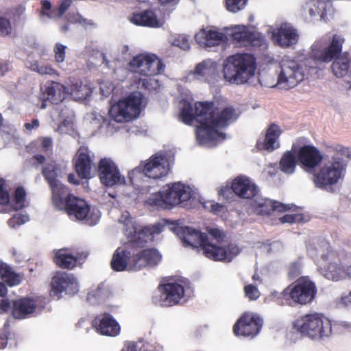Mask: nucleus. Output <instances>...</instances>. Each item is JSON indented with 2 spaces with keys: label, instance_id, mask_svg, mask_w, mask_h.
<instances>
[{
  "label": "nucleus",
  "instance_id": "nucleus-51",
  "mask_svg": "<svg viewBox=\"0 0 351 351\" xmlns=\"http://www.w3.org/2000/svg\"><path fill=\"white\" fill-rule=\"evenodd\" d=\"M279 219L282 223H293L301 222L303 220V215L302 214H287L280 217Z\"/></svg>",
  "mask_w": 351,
  "mask_h": 351
},
{
  "label": "nucleus",
  "instance_id": "nucleus-31",
  "mask_svg": "<svg viewBox=\"0 0 351 351\" xmlns=\"http://www.w3.org/2000/svg\"><path fill=\"white\" fill-rule=\"evenodd\" d=\"M87 256L86 252L77 253L76 256H73L62 249L56 253L54 263L60 268L72 269L76 266L77 261L85 259Z\"/></svg>",
  "mask_w": 351,
  "mask_h": 351
},
{
  "label": "nucleus",
  "instance_id": "nucleus-35",
  "mask_svg": "<svg viewBox=\"0 0 351 351\" xmlns=\"http://www.w3.org/2000/svg\"><path fill=\"white\" fill-rule=\"evenodd\" d=\"M327 278L333 281H338L348 276L351 278V265L345 269L342 266H340L334 263H329L327 265L326 274Z\"/></svg>",
  "mask_w": 351,
  "mask_h": 351
},
{
  "label": "nucleus",
  "instance_id": "nucleus-38",
  "mask_svg": "<svg viewBox=\"0 0 351 351\" xmlns=\"http://www.w3.org/2000/svg\"><path fill=\"white\" fill-rule=\"evenodd\" d=\"M297 165L296 159L291 152H285L279 162V169L286 174H292Z\"/></svg>",
  "mask_w": 351,
  "mask_h": 351
},
{
  "label": "nucleus",
  "instance_id": "nucleus-47",
  "mask_svg": "<svg viewBox=\"0 0 351 351\" xmlns=\"http://www.w3.org/2000/svg\"><path fill=\"white\" fill-rule=\"evenodd\" d=\"M5 181L3 178H0V205H8L10 197L8 191L5 188Z\"/></svg>",
  "mask_w": 351,
  "mask_h": 351
},
{
  "label": "nucleus",
  "instance_id": "nucleus-20",
  "mask_svg": "<svg viewBox=\"0 0 351 351\" xmlns=\"http://www.w3.org/2000/svg\"><path fill=\"white\" fill-rule=\"evenodd\" d=\"M97 172L101 183L106 186L112 187L125 182V179L121 177L117 165L110 158L100 159Z\"/></svg>",
  "mask_w": 351,
  "mask_h": 351
},
{
  "label": "nucleus",
  "instance_id": "nucleus-56",
  "mask_svg": "<svg viewBox=\"0 0 351 351\" xmlns=\"http://www.w3.org/2000/svg\"><path fill=\"white\" fill-rule=\"evenodd\" d=\"M31 160L32 161V166L35 168H38V167L40 165H43L46 161V158L45 156L41 154H36L32 156L31 158Z\"/></svg>",
  "mask_w": 351,
  "mask_h": 351
},
{
  "label": "nucleus",
  "instance_id": "nucleus-12",
  "mask_svg": "<svg viewBox=\"0 0 351 351\" xmlns=\"http://www.w3.org/2000/svg\"><path fill=\"white\" fill-rule=\"evenodd\" d=\"M165 64L155 54L141 53L134 56L128 64V69L145 77L162 73Z\"/></svg>",
  "mask_w": 351,
  "mask_h": 351
},
{
  "label": "nucleus",
  "instance_id": "nucleus-36",
  "mask_svg": "<svg viewBox=\"0 0 351 351\" xmlns=\"http://www.w3.org/2000/svg\"><path fill=\"white\" fill-rule=\"evenodd\" d=\"M217 64L211 60H205L196 65L194 70V75L196 78H207L213 75L216 71Z\"/></svg>",
  "mask_w": 351,
  "mask_h": 351
},
{
  "label": "nucleus",
  "instance_id": "nucleus-15",
  "mask_svg": "<svg viewBox=\"0 0 351 351\" xmlns=\"http://www.w3.org/2000/svg\"><path fill=\"white\" fill-rule=\"evenodd\" d=\"M184 295V289L182 285L168 282L158 287V291L153 295L152 302L158 306H172L178 304Z\"/></svg>",
  "mask_w": 351,
  "mask_h": 351
},
{
  "label": "nucleus",
  "instance_id": "nucleus-13",
  "mask_svg": "<svg viewBox=\"0 0 351 351\" xmlns=\"http://www.w3.org/2000/svg\"><path fill=\"white\" fill-rule=\"evenodd\" d=\"M46 300L42 296H23L12 300V317L25 319L45 309Z\"/></svg>",
  "mask_w": 351,
  "mask_h": 351
},
{
  "label": "nucleus",
  "instance_id": "nucleus-40",
  "mask_svg": "<svg viewBox=\"0 0 351 351\" xmlns=\"http://www.w3.org/2000/svg\"><path fill=\"white\" fill-rule=\"evenodd\" d=\"M26 195V191L23 187L18 186L15 189L12 199L14 210H19L25 207Z\"/></svg>",
  "mask_w": 351,
  "mask_h": 351
},
{
  "label": "nucleus",
  "instance_id": "nucleus-30",
  "mask_svg": "<svg viewBox=\"0 0 351 351\" xmlns=\"http://www.w3.org/2000/svg\"><path fill=\"white\" fill-rule=\"evenodd\" d=\"M136 269L139 270L148 265H156L161 259L159 252L153 248L143 250L139 253L134 254Z\"/></svg>",
  "mask_w": 351,
  "mask_h": 351
},
{
  "label": "nucleus",
  "instance_id": "nucleus-28",
  "mask_svg": "<svg viewBox=\"0 0 351 351\" xmlns=\"http://www.w3.org/2000/svg\"><path fill=\"white\" fill-rule=\"evenodd\" d=\"M62 210H65L69 216H73L77 219L82 220L87 217L90 211V206L85 200L73 196L71 199L67 200V204L62 207Z\"/></svg>",
  "mask_w": 351,
  "mask_h": 351
},
{
  "label": "nucleus",
  "instance_id": "nucleus-11",
  "mask_svg": "<svg viewBox=\"0 0 351 351\" xmlns=\"http://www.w3.org/2000/svg\"><path fill=\"white\" fill-rule=\"evenodd\" d=\"M346 167L341 159L332 157L330 161L313 172V181L320 189L335 185L343 177Z\"/></svg>",
  "mask_w": 351,
  "mask_h": 351
},
{
  "label": "nucleus",
  "instance_id": "nucleus-34",
  "mask_svg": "<svg viewBox=\"0 0 351 351\" xmlns=\"http://www.w3.org/2000/svg\"><path fill=\"white\" fill-rule=\"evenodd\" d=\"M66 87L56 82H51L45 86L43 95L51 104H58L64 99Z\"/></svg>",
  "mask_w": 351,
  "mask_h": 351
},
{
  "label": "nucleus",
  "instance_id": "nucleus-29",
  "mask_svg": "<svg viewBox=\"0 0 351 351\" xmlns=\"http://www.w3.org/2000/svg\"><path fill=\"white\" fill-rule=\"evenodd\" d=\"M195 40L202 47H211L218 46L226 39L223 33L217 30H200L195 36Z\"/></svg>",
  "mask_w": 351,
  "mask_h": 351
},
{
  "label": "nucleus",
  "instance_id": "nucleus-4",
  "mask_svg": "<svg viewBox=\"0 0 351 351\" xmlns=\"http://www.w3.org/2000/svg\"><path fill=\"white\" fill-rule=\"evenodd\" d=\"M257 68L255 56L250 53H237L228 56L222 64L225 81L237 85L249 82Z\"/></svg>",
  "mask_w": 351,
  "mask_h": 351
},
{
  "label": "nucleus",
  "instance_id": "nucleus-44",
  "mask_svg": "<svg viewBox=\"0 0 351 351\" xmlns=\"http://www.w3.org/2000/svg\"><path fill=\"white\" fill-rule=\"evenodd\" d=\"M38 141H40V146L42 148V151L43 152L47 153L48 151L51 150L53 146L52 139L51 138L48 136L41 137L38 138L36 141L32 142L27 147V149L30 151L34 147H36Z\"/></svg>",
  "mask_w": 351,
  "mask_h": 351
},
{
  "label": "nucleus",
  "instance_id": "nucleus-2",
  "mask_svg": "<svg viewBox=\"0 0 351 351\" xmlns=\"http://www.w3.org/2000/svg\"><path fill=\"white\" fill-rule=\"evenodd\" d=\"M344 37L338 34L325 36L317 40L311 47L308 58L315 63H329L332 62L331 69L337 77L345 76L350 67V59L347 53L342 54Z\"/></svg>",
  "mask_w": 351,
  "mask_h": 351
},
{
  "label": "nucleus",
  "instance_id": "nucleus-16",
  "mask_svg": "<svg viewBox=\"0 0 351 351\" xmlns=\"http://www.w3.org/2000/svg\"><path fill=\"white\" fill-rule=\"evenodd\" d=\"M232 191L240 198L253 199L258 196L259 189L247 177L239 176L232 180L230 188L228 186L221 188L219 195L228 199V196Z\"/></svg>",
  "mask_w": 351,
  "mask_h": 351
},
{
  "label": "nucleus",
  "instance_id": "nucleus-8",
  "mask_svg": "<svg viewBox=\"0 0 351 351\" xmlns=\"http://www.w3.org/2000/svg\"><path fill=\"white\" fill-rule=\"evenodd\" d=\"M143 99L144 96L141 92L130 93L110 106V117L117 123L129 122L137 118L142 109Z\"/></svg>",
  "mask_w": 351,
  "mask_h": 351
},
{
  "label": "nucleus",
  "instance_id": "nucleus-53",
  "mask_svg": "<svg viewBox=\"0 0 351 351\" xmlns=\"http://www.w3.org/2000/svg\"><path fill=\"white\" fill-rule=\"evenodd\" d=\"M301 264L298 262H293L290 264L288 268V277L290 279L295 278L301 274Z\"/></svg>",
  "mask_w": 351,
  "mask_h": 351
},
{
  "label": "nucleus",
  "instance_id": "nucleus-45",
  "mask_svg": "<svg viewBox=\"0 0 351 351\" xmlns=\"http://www.w3.org/2000/svg\"><path fill=\"white\" fill-rule=\"evenodd\" d=\"M247 0H226V9L232 12H237L243 9Z\"/></svg>",
  "mask_w": 351,
  "mask_h": 351
},
{
  "label": "nucleus",
  "instance_id": "nucleus-50",
  "mask_svg": "<svg viewBox=\"0 0 351 351\" xmlns=\"http://www.w3.org/2000/svg\"><path fill=\"white\" fill-rule=\"evenodd\" d=\"M66 47L60 43H56L54 47L55 60L58 63L64 61Z\"/></svg>",
  "mask_w": 351,
  "mask_h": 351
},
{
  "label": "nucleus",
  "instance_id": "nucleus-49",
  "mask_svg": "<svg viewBox=\"0 0 351 351\" xmlns=\"http://www.w3.org/2000/svg\"><path fill=\"white\" fill-rule=\"evenodd\" d=\"M245 296L250 300H256L260 296L258 288L253 285H247L244 287Z\"/></svg>",
  "mask_w": 351,
  "mask_h": 351
},
{
  "label": "nucleus",
  "instance_id": "nucleus-19",
  "mask_svg": "<svg viewBox=\"0 0 351 351\" xmlns=\"http://www.w3.org/2000/svg\"><path fill=\"white\" fill-rule=\"evenodd\" d=\"M230 36L232 43L239 47H258L265 43V38L261 33L250 31L245 25L233 27Z\"/></svg>",
  "mask_w": 351,
  "mask_h": 351
},
{
  "label": "nucleus",
  "instance_id": "nucleus-60",
  "mask_svg": "<svg viewBox=\"0 0 351 351\" xmlns=\"http://www.w3.org/2000/svg\"><path fill=\"white\" fill-rule=\"evenodd\" d=\"M210 211L215 215L219 214L224 208V206H223L222 204H220L219 203L210 202Z\"/></svg>",
  "mask_w": 351,
  "mask_h": 351
},
{
  "label": "nucleus",
  "instance_id": "nucleus-41",
  "mask_svg": "<svg viewBox=\"0 0 351 351\" xmlns=\"http://www.w3.org/2000/svg\"><path fill=\"white\" fill-rule=\"evenodd\" d=\"M110 294L111 293L109 288L104 284L101 283L98 285L97 289L88 293V299H104L108 298L110 295Z\"/></svg>",
  "mask_w": 351,
  "mask_h": 351
},
{
  "label": "nucleus",
  "instance_id": "nucleus-54",
  "mask_svg": "<svg viewBox=\"0 0 351 351\" xmlns=\"http://www.w3.org/2000/svg\"><path fill=\"white\" fill-rule=\"evenodd\" d=\"M157 82H158L152 78L151 76L146 77L143 79H140L139 80V83H141L142 88L149 91L156 88Z\"/></svg>",
  "mask_w": 351,
  "mask_h": 351
},
{
  "label": "nucleus",
  "instance_id": "nucleus-37",
  "mask_svg": "<svg viewBox=\"0 0 351 351\" xmlns=\"http://www.w3.org/2000/svg\"><path fill=\"white\" fill-rule=\"evenodd\" d=\"M0 277L10 287L20 284V276L15 273L7 263L0 261Z\"/></svg>",
  "mask_w": 351,
  "mask_h": 351
},
{
  "label": "nucleus",
  "instance_id": "nucleus-32",
  "mask_svg": "<svg viewBox=\"0 0 351 351\" xmlns=\"http://www.w3.org/2000/svg\"><path fill=\"white\" fill-rule=\"evenodd\" d=\"M52 193V201L58 209H62L67 200L74 195L71 193L69 189L62 183H58L50 188Z\"/></svg>",
  "mask_w": 351,
  "mask_h": 351
},
{
  "label": "nucleus",
  "instance_id": "nucleus-43",
  "mask_svg": "<svg viewBox=\"0 0 351 351\" xmlns=\"http://www.w3.org/2000/svg\"><path fill=\"white\" fill-rule=\"evenodd\" d=\"M30 69L39 73L40 75H58L56 70L53 69L51 65L43 64L40 65L38 62L32 63L30 66Z\"/></svg>",
  "mask_w": 351,
  "mask_h": 351
},
{
  "label": "nucleus",
  "instance_id": "nucleus-39",
  "mask_svg": "<svg viewBox=\"0 0 351 351\" xmlns=\"http://www.w3.org/2000/svg\"><path fill=\"white\" fill-rule=\"evenodd\" d=\"M58 169V167L54 162H49L42 169V174L50 188L60 183L57 179Z\"/></svg>",
  "mask_w": 351,
  "mask_h": 351
},
{
  "label": "nucleus",
  "instance_id": "nucleus-42",
  "mask_svg": "<svg viewBox=\"0 0 351 351\" xmlns=\"http://www.w3.org/2000/svg\"><path fill=\"white\" fill-rule=\"evenodd\" d=\"M71 93L79 99H84L89 95V90L82 82H77L71 86Z\"/></svg>",
  "mask_w": 351,
  "mask_h": 351
},
{
  "label": "nucleus",
  "instance_id": "nucleus-55",
  "mask_svg": "<svg viewBox=\"0 0 351 351\" xmlns=\"http://www.w3.org/2000/svg\"><path fill=\"white\" fill-rule=\"evenodd\" d=\"M10 312L12 316V301L10 302L8 300H0V314Z\"/></svg>",
  "mask_w": 351,
  "mask_h": 351
},
{
  "label": "nucleus",
  "instance_id": "nucleus-7",
  "mask_svg": "<svg viewBox=\"0 0 351 351\" xmlns=\"http://www.w3.org/2000/svg\"><path fill=\"white\" fill-rule=\"evenodd\" d=\"M167 159L161 154H155L149 159L141 163L128 173V178L132 186H140L141 180L143 177L154 180L159 179L167 175Z\"/></svg>",
  "mask_w": 351,
  "mask_h": 351
},
{
  "label": "nucleus",
  "instance_id": "nucleus-6",
  "mask_svg": "<svg viewBox=\"0 0 351 351\" xmlns=\"http://www.w3.org/2000/svg\"><path fill=\"white\" fill-rule=\"evenodd\" d=\"M293 326L297 332L312 339L328 337L332 333L330 320L317 313L306 314L300 317L293 322Z\"/></svg>",
  "mask_w": 351,
  "mask_h": 351
},
{
  "label": "nucleus",
  "instance_id": "nucleus-52",
  "mask_svg": "<svg viewBox=\"0 0 351 351\" xmlns=\"http://www.w3.org/2000/svg\"><path fill=\"white\" fill-rule=\"evenodd\" d=\"M26 218L27 217L23 215L17 214L8 221V224L10 228H15L23 224L27 221Z\"/></svg>",
  "mask_w": 351,
  "mask_h": 351
},
{
  "label": "nucleus",
  "instance_id": "nucleus-61",
  "mask_svg": "<svg viewBox=\"0 0 351 351\" xmlns=\"http://www.w3.org/2000/svg\"><path fill=\"white\" fill-rule=\"evenodd\" d=\"M121 351H137L136 350V344L134 343H128ZM140 351H155L154 350H147L143 349Z\"/></svg>",
  "mask_w": 351,
  "mask_h": 351
},
{
  "label": "nucleus",
  "instance_id": "nucleus-64",
  "mask_svg": "<svg viewBox=\"0 0 351 351\" xmlns=\"http://www.w3.org/2000/svg\"><path fill=\"white\" fill-rule=\"evenodd\" d=\"M336 256H337V253L333 250H330L327 252L326 254H323L322 256V258L323 260L330 261V260H333V258Z\"/></svg>",
  "mask_w": 351,
  "mask_h": 351
},
{
  "label": "nucleus",
  "instance_id": "nucleus-14",
  "mask_svg": "<svg viewBox=\"0 0 351 351\" xmlns=\"http://www.w3.org/2000/svg\"><path fill=\"white\" fill-rule=\"evenodd\" d=\"M281 70L278 77L277 84L284 89L296 86L304 78V71L297 61L292 59H283L280 64Z\"/></svg>",
  "mask_w": 351,
  "mask_h": 351
},
{
  "label": "nucleus",
  "instance_id": "nucleus-57",
  "mask_svg": "<svg viewBox=\"0 0 351 351\" xmlns=\"http://www.w3.org/2000/svg\"><path fill=\"white\" fill-rule=\"evenodd\" d=\"M72 1L71 0H63L61 1L59 7H58V13L60 16H62L64 14V12L69 9V8L71 5Z\"/></svg>",
  "mask_w": 351,
  "mask_h": 351
},
{
  "label": "nucleus",
  "instance_id": "nucleus-5",
  "mask_svg": "<svg viewBox=\"0 0 351 351\" xmlns=\"http://www.w3.org/2000/svg\"><path fill=\"white\" fill-rule=\"evenodd\" d=\"M317 289L308 276H301L285 288L277 298L280 305H306L315 298Z\"/></svg>",
  "mask_w": 351,
  "mask_h": 351
},
{
  "label": "nucleus",
  "instance_id": "nucleus-46",
  "mask_svg": "<svg viewBox=\"0 0 351 351\" xmlns=\"http://www.w3.org/2000/svg\"><path fill=\"white\" fill-rule=\"evenodd\" d=\"M172 45L183 50H189L190 49L189 38L186 36L182 34L176 36L172 42Z\"/></svg>",
  "mask_w": 351,
  "mask_h": 351
},
{
  "label": "nucleus",
  "instance_id": "nucleus-24",
  "mask_svg": "<svg viewBox=\"0 0 351 351\" xmlns=\"http://www.w3.org/2000/svg\"><path fill=\"white\" fill-rule=\"evenodd\" d=\"M134 253L125 247H119L114 252L110 265L115 271H123L125 269L136 270Z\"/></svg>",
  "mask_w": 351,
  "mask_h": 351
},
{
  "label": "nucleus",
  "instance_id": "nucleus-10",
  "mask_svg": "<svg viewBox=\"0 0 351 351\" xmlns=\"http://www.w3.org/2000/svg\"><path fill=\"white\" fill-rule=\"evenodd\" d=\"M191 197V193L189 187L178 182L173 183L167 189L156 193L149 198V202L152 206L169 209L172 206L187 202Z\"/></svg>",
  "mask_w": 351,
  "mask_h": 351
},
{
  "label": "nucleus",
  "instance_id": "nucleus-48",
  "mask_svg": "<svg viewBox=\"0 0 351 351\" xmlns=\"http://www.w3.org/2000/svg\"><path fill=\"white\" fill-rule=\"evenodd\" d=\"M12 26L10 20L5 17H0V36H7L12 33Z\"/></svg>",
  "mask_w": 351,
  "mask_h": 351
},
{
  "label": "nucleus",
  "instance_id": "nucleus-18",
  "mask_svg": "<svg viewBox=\"0 0 351 351\" xmlns=\"http://www.w3.org/2000/svg\"><path fill=\"white\" fill-rule=\"evenodd\" d=\"M263 319L252 312H245L233 326V332L236 336L253 338L260 332Z\"/></svg>",
  "mask_w": 351,
  "mask_h": 351
},
{
  "label": "nucleus",
  "instance_id": "nucleus-63",
  "mask_svg": "<svg viewBox=\"0 0 351 351\" xmlns=\"http://www.w3.org/2000/svg\"><path fill=\"white\" fill-rule=\"evenodd\" d=\"M10 70L8 61L0 63V76H4Z\"/></svg>",
  "mask_w": 351,
  "mask_h": 351
},
{
  "label": "nucleus",
  "instance_id": "nucleus-23",
  "mask_svg": "<svg viewBox=\"0 0 351 351\" xmlns=\"http://www.w3.org/2000/svg\"><path fill=\"white\" fill-rule=\"evenodd\" d=\"M92 326L97 332L106 336L116 337L121 330L119 323L108 313L96 316L92 322Z\"/></svg>",
  "mask_w": 351,
  "mask_h": 351
},
{
  "label": "nucleus",
  "instance_id": "nucleus-22",
  "mask_svg": "<svg viewBox=\"0 0 351 351\" xmlns=\"http://www.w3.org/2000/svg\"><path fill=\"white\" fill-rule=\"evenodd\" d=\"M73 163L75 172L81 179H89L91 177V171L93 161L90 156V151L86 146H81L77 151Z\"/></svg>",
  "mask_w": 351,
  "mask_h": 351
},
{
  "label": "nucleus",
  "instance_id": "nucleus-58",
  "mask_svg": "<svg viewBox=\"0 0 351 351\" xmlns=\"http://www.w3.org/2000/svg\"><path fill=\"white\" fill-rule=\"evenodd\" d=\"M334 151L351 158V148L345 147L341 145H337L334 147Z\"/></svg>",
  "mask_w": 351,
  "mask_h": 351
},
{
  "label": "nucleus",
  "instance_id": "nucleus-25",
  "mask_svg": "<svg viewBox=\"0 0 351 351\" xmlns=\"http://www.w3.org/2000/svg\"><path fill=\"white\" fill-rule=\"evenodd\" d=\"M274 41L282 48H288L296 45L299 34L293 27L285 25L278 28L272 34Z\"/></svg>",
  "mask_w": 351,
  "mask_h": 351
},
{
  "label": "nucleus",
  "instance_id": "nucleus-26",
  "mask_svg": "<svg viewBox=\"0 0 351 351\" xmlns=\"http://www.w3.org/2000/svg\"><path fill=\"white\" fill-rule=\"evenodd\" d=\"M253 211L258 215H269L274 210L283 212L287 210L289 208L276 201H271L267 198H263L258 193L256 197L253 199L252 203Z\"/></svg>",
  "mask_w": 351,
  "mask_h": 351
},
{
  "label": "nucleus",
  "instance_id": "nucleus-21",
  "mask_svg": "<svg viewBox=\"0 0 351 351\" xmlns=\"http://www.w3.org/2000/svg\"><path fill=\"white\" fill-rule=\"evenodd\" d=\"M298 159L305 171L313 173L323 160V156L315 146L304 145L298 150Z\"/></svg>",
  "mask_w": 351,
  "mask_h": 351
},
{
  "label": "nucleus",
  "instance_id": "nucleus-3",
  "mask_svg": "<svg viewBox=\"0 0 351 351\" xmlns=\"http://www.w3.org/2000/svg\"><path fill=\"white\" fill-rule=\"evenodd\" d=\"M177 234L186 245L194 248L201 247L204 254L215 261L230 263L241 252L239 247L234 243H229L224 247L213 244L208 241L206 234L188 226L180 228Z\"/></svg>",
  "mask_w": 351,
  "mask_h": 351
},
{
  "label": "nucleus",
  "instance_id": "nucleus-1",
  "mask_svg": "<svg viewBox=\"0 0 351 351\" xmlns=\"http://www.w3.org/2000/svg\"><path fill=\"white\" fill-rule=\"evenodd\" d=\"M211 102H196L194 112L190 103H185L180 117L182 122L191 125L196 120L199 125L196 128V138L200 145H207L219 138L225 134L220 130L226 128L238 119V114L231 106L223 108H215Z\"/></svg>",
  "mask_w": 351,
  "mask_h": 351
},
{
  "label": "nucleus",
  "instance_id": "nucleus-27",
  "mask_svg": "<svg viewBox=\"0 0 351 351\" xmlns=\"http://www.w3.org/2000/svg\"><path fill=\"white\" fill-rule=\"evenodd\" d=\"M281 134L280 128L275 123H271L266 130L263 141L258 140L257 141V148L269 152L278 149L280 147L278 139Z\"/></svg>",
  "mask_w": 351,
  "mask_h": 351
},
{
  "label": "nucleus",
  "instance_id": "nucleus-17",
  "mask_svg": "<svg viewBox=\"0 0 351 351\" xmlns=\"http://www.w3.org/2000/svg\"><path fill=\"white\" fill-rule=\"evenodd\" d=\"M50 295L60 299L62 293L75 295L79 291L76 278L72 274L57 271L51 278L50 283Z\"/></svg>",
  "mask_w": 351,
  "mask_h": 351
},
{
  "label": "nucleus",
  "instance_id": "nucleus-59",
  "mask_svg": "<svg viewBox=\"0 0 351 351\" xmlns=\"http://www.w3.org/2000/svg\"><path fill=\"white\" fill-rule=\"evenodd\" d=\"M209 234L215 239L217 242H220L223 240V234L221 231L217 228H210L208 230Z\"/></svg>",
  "mask_w": 351,
  "mask_h": 351
},
{
  "label": "nucleus",
  "instance_id": "nucleus-9",
  "mask_svg": "<svg viewBox=\"0 0 351 351\" xmlns=\"http://www.w3.org/2000/svg\"><path fill=\"white\" fill-rule=\"evenodd\" d=\"M164 226L159 223L141 227L131 219L124 222V234L132 247H143L148 242L153 241L154 236L160 234Z\"/></svg>",
  "mask_w": 351,
  "mask_h": 351
},
{
  "label": "nucleus",
  "instance_id": "nucleus-33",
  "mask_svg": "<svg viewBox=\"0 0 351 351\" xmlns=\"http://www.w3.org/2000/svg\"><path fill=\"white\" fill-rule=\"evenodd\" d=\"M130 21L136 25L150 27H158L160 26L156 14L149 10L133 13Z\"/></svg>",
  "mask_w": 351,
  "mask_h": 351
},
{
  "label": "nucleus",
  "instance_id": "nucleus-62",
  "mask_svg": "<svg viewBox=\"0 0 351 351\" xmlns=\"http://www.w3.org/2000/svg\"><path fill=\"white\" fill-rule=\"evenodd\" d=\"M39 126V121L37 119H34L32 120L30 123H25L24 127L27 130H32V129H35L38 128Z\"/></svg>",
  "mask_w": 351,
  "mask_h": 351
}]
</instances>
